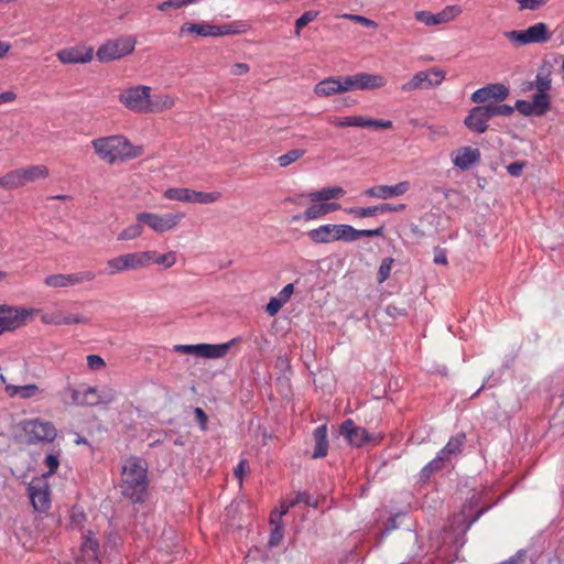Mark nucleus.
I'll use <instances>...</instances> for the list:
<instances>
[{
  "instance_id": "19",
  "label": "nucleus",
  "mask_w": 564,
  "mask_h": 564,
  "mask_svg": "<svg viewBox=\"0 0 564 564\" xmlns=\"http://www.w3.org/2000/svg\"><path fill=\"white\" fill-rule=\"evenodd\" d=\"M94 48L85 44L65 47L56 52V57L63 64H86L93 59Z\"/></svg>"
},
{
  "instance_id": "51",
  "label": "nucleus",
  "mask_w": 564,
  "mask_h": 564,
  "mask_svg": "<svg viewBox=\"0 0 564 564\" xmlns=\"http://www.w3.org/2000/svg\"><path fill=\"white\" fill-rule=\"evenodd\" d=\"M490 111V116L492 117H509L513 113L514 107L509 105H487Z\"/></svg>"
},
{
  "instance_id": "7",
  "label": "nucleus",
  "mask_w": 564,
  "mask_h": 564,
  "mask_svg": "<svg viewBox=\"0 0 564 564\" xmlns=\"http://www.w3.org/2000/svg\"><path fill=\"white\" fill-rule=\"evenodd\" d=\"M135 39L124 35L109 40L97 50V58L101 63H108L131 54L135 47Z\"/></svg>"
},
{
  "instance_id": "22",
  "label": "nucleus",
  "mask_w": 564,
  "mask_h": 564,
  "mask_svg": "<svg viewBox=\"0 0 564 564\" xmlns=\"http://www.w3.org/2000/svg\"><path fill=\"white\" fill-rule=\"evenodd\" d=\"M411 187L410 182L402 181L394 185H376L364 191V195L378 199H390L404 195Z\"/></svg>"
},
{
  "instance_id": "1",
  "label": "nucleus",
  "mask_w": 564,
  "mask_h": 564,
  "mask_svg": "<svg viewBox=\"0 0 564 564\" xmlns=\"http://www.w3.org/2000/svg\"><path fill=\"white\" fill-rule=\"evenodd\" d=\"M90 144L98 159L109 165L126 163L143 154V148L134 145L123 134L99 137Z\"/></svg>"
},
{
  "instance_id": "54",
  "label": "nucleus",
  "mask_w": 564,
  "mask_h": 564,
  "mask_svg": "<svg viewBox=\"0 0 564 564\" xmlns=\"http://www.w3.org/2000/svg\"><path fill=\"white\" fill-rule=\"evenodd\" d=\"M85 521V513L78 508H73L69 514V524L73 529H80Z\"/></svg>"
},
{
  "instance_id": "56",
  "label": "nucleus",
  "mask_w": 564,
  "mask_h": 564,
  "mask_svg": "<svg viewBox=\"0 0 564 564\" xmlns=\"http://www.w3.org/2000/svg\"><path fill=\"white\" fill-rule=\"evenodd\" d=\"M514 109H517L523 116H538V111L534 109L532 100H518L516 102Z\"/></svg>"
},
{
  "instance_id": "3",
  "label": "nucleus",
  "mask_w": 564,
  "mask_h": 564,
  "mask_svg": "<svg viewBox=\"0 0 564 564\" xmlns=\"http://www.w3.org/2000/svg\"><path fill=\"white\" fill-rule=\"evenodd\" d=\"M505 37L514 46L546 43L552 37L550 28L544 22H538L524 30H512L503 33Z\"/></svg>"
},
{
  "instance_id": "13",
  "label": "nucleus",
  "mask_w": 564,
  "mask_h": 564,
  "mask_svg": "<svg viewBox=\"0 0 564 564\" xmlns=\"http://www.w3.org/2000/svg\"><path fill=\"white\" fill-rule=\"evenodd\" d=\"M444 79L445 72L433 67L415 73L409 82L401 85V90L403 93H411L419 89H431L438 87Z\"/></svg>"
},
{
  "instance_id": "15",
  "label": "nucleus",
  "mask_w": 564,
  "mask_h": 564,
  "mask_svg": "<svg viewBox=\"0 0 564 564\" xmlns=\"http://www.w3.org/2000/svg\"><path fill=\"white\" fill-rule=\"evenodd\" d=\"M96 278L94 271H78L74 273H55L44 279V284L51 289H67L79 285L85 282H91Z\"/></svg>"
},
{
  "instance_id": "4",
  "label": "nucleus",
  "mask_w": 564,
  "mask_h": 564,
  "mask_svg": "<svg viewBox=\"0 0 564 564\" xmlns=\"http://www.w3.org/2000/svg\"><path fill=\"white\" fill-rule=\"evenodd\" d=\"M151 254L147 251H135L120 254L107 260V272L110 275L120 274L124 271H137L150 267Z\"/></svg>"
},
{
  "instance_id": "2",
  "label": "nucleus",
  "mask_w": 564,
  "mask_h": 564,
  "mask_svg": "<svg viewBox=\"0 0 564 564\" xmlns=\"http://www.w3.org/2000/svg\"><path fill=\"white\" fill-rule=\"evenodd\" d=\"M121 492L133 502H141L148 489V466L138 457L128 458L121 473Z\"/></svg>"
},
{
  "instance_id": "5",
  "label": "nucleus",
  "mask_w": 564,
  "mask_h": 564,
  "mask_svg": "<svg viewBox=\"0 0 564 564\" xmlns=\"http://www.w3.org/2000/svg\"><path fill=\"white\" fill-rule=\"evenodd\" d=\"M246 31V25L241 22H235L231 24H223V25H214L206 22L203 23H191L186 22L181 26L180 33L181 35L191 33L198 36H224V35H232L240 34Z\"/></svg>"
},
{
  "instance_id": "59",
  "label": "nucleus",
  "mask_w": 564,
  "mask_h": 564,
  "mask_svg": "<svg viewBox=\"0 0 564 564\" xmlns=\"http://www.w3.org/2000/svg\"><path fill=\"white\" fill-rule=\"evenodd\" d=\"M392 262L393 260L391 258L383 259L378 271L379 282H383L389 278Z\"/></svg>"
},
{
  "instance_id": "42",
  "label": "nucleus",
  "mask_w": 564,
  "mask_h": 564,
  "mask_svg": "<svg viewBox=\"0 0 564 564\" xmlns=\"http://www.w3.org/2000/svg\"><path fill=\"white\" fill-rule=\"evenodd\" d=\"M143 223L137 221L128 226L118 235L117 239L119 241H128L139 238L143 234Z\"/></svg>"
},
{
  "instance_id": "49",
  "label": "nucleus",
  "mask_w": 564,
  "mask_h": 564,
  "mask_svg": "<svg viewBox=\"0 0 564 564\" xmlns=\"http://www.w3.org/2000/svg\"><path fill=\"white\" fill-rule=\"evenodd\" d=\"M516 2L519 4V10H530V11H538L549 0H516Z\"/></svg>"
},
{
  "instance_id": "26",
  "label": "nucleus",
  "mask_w": 564,
  "mask_h": 564,
  "mask_svg": "<svg viewBox=\"0 0 564 564\" xmlns=\"http://www.w3.org/2000/svg\"><path fill=\"white\" fill-rule=\"evenodd\" d=\"M43 389H41L35 383L24 384V386H15V384H7L6 393L10 398H20L22 400L30 399H39L43 394Z\"/></svg>"
},
{
  "instance_id": "63",
  "label": "nucleus",
  "mask_w": 564,
  "mask_h": 564,
  "mask_svg": "<svg viewBox=\"0 0 564 564\" xmlns=\"http://www.w3.org/2000/svg\"><path fill=\"white\" fill-rule=\"evenodd\" d=\"M0 187L6 189L17 188L12 171L8 172L7 174L0 177Z\"/></svg>"
},
{
  "instance_id": "35",
  "label": "nucleus",
  "mask_w": 564,
  "mask_h": 564,
  "mask_svg": "<svg viewBox=\"0 0 564 564\" xmlns=\"http://www.w3.org/2000/svg\"><path fill=\"white\" fill-rule=\"evenodd\" d=\"M552 87L551 73L539 72L535 79L529 84V89H535L536 93L549 94Z\"/></svg>"
},
{
  "instance_id": "29",
  "label": "nucleus",
  "mask_w": 564,
  "mask_h": 564,
  "mask_svg": "<svg viewBox=\"0 0 564 564\" xmlns=\"http://www.w3.org/2000/svg\"><path fill=\"white\" fill-rule=\"evenodd\" d=\"M345 189L340 186L323 187L318 191L303 194L311 203L327 202L330 199H338L345 195Z\"/></svg>"
},
{
  "instance_id": "23",
  "label": "nucleus",
  "mask_w": 564,
  "mask_h": 564,
  "mask_svg": "<svg viewBox=\"0 0 564 564\" xmlns=\"http://www.w3.org/2000/svg\"><path fill=\"white\" fill-rule=\"evenodd\" d=\"M491 119L487 105L474 107L465 118V126L473 132L484 133L488 129V121Z\"/></svg>"
},
{
  "instance_id": "21",
  "label": "nucleus",
  "mask_w": 564,
  "mask_h": 564,
  "mask_svg": "<svg viewBox=\"0 0 564 564\" xmlns=\"http://www.w3.org/2000/svg\"><path fill=\"white\" fill-rule=\"evenodd\" d=\"M17 188L23 187L28 183L39 180H45L50 175L48 167L43 164L29 165L12 171Z\"/></svg>"
},
{
  "instance_id": "12",
  "label": "nucleus",
  "mask_w": 564,
  "mask_h": 564,
  "mask_svg": "<svg viewBox=\"0 0 564 564\" xmlns=\"http://www.w3.org/2000/svg\"><path fill=\"white\" fill-rule=\"evenodd\" d=\"M349 225L326 224L307 231V237L314 243H332L334 241L349 242Z\"/></svg>"
},
{
  "instance_id": "46",
  "label": "nucleus",
  "mask_w": 564,
  "mask_h": 564,
  "mask_svg": "<svg viewBox=\"0 0 564 564\" xmlns=\"http://www.w3.org/2000/svg\"><path fill=\"white\" fill-rule=\"evenodd\" d=\"M338 79H339V86H340L341 94L348 93V91H354V90H359L357 73L354 75L338 76Z\"/></svg>"
},
{
  "instance_id": "53",
  "label": "nucleus",
  "mask_w": 564,
  "mask_h": 564,
  "mask_svg": "<svg viewBox=\"0 0 564 564\" xmlns=\"http://www.w3.org/2000/svg\"><path fill=\"white\" fill-rule=\"evenodd\" d=\"M84 402H85V406H96V405H99L98 388H96V387H87L84 390Z\"/></svg>"
},
{
  "instance_id": "32",
  "label": "nucleus",
  "mask_w": 564,
  "mask_h": 564,
  "mask_svg": "<svg viewBox=\"0 0 564 564\" xmlns=\"http://www.w3.org/2000/svg\"><path fill=\"white\" fill-rule=\"evenodd\" d=\"M315 441V448L313 452V458H321L327 455L328 441H327V427L326 425L317 426L313 433Z\"/></svg>"
},
{
  "instance_id": "44",
  "label": "nucleus",
  "mask_w": 564,
  "mask_h": 564,
  "mask_svg": "<svg viewBox=\"0 0 564 564\" xmlns=\"http://www.w3.org/2000/svg\"><path fill=\"white\" fill-rule=\"evenodd\" d=\"M64 393L69 394L70 400H64L65 404L76 405V406H85L84 402V391H79L70 384H67L64 388Z\"/></svg>"
},
{
  "instance_id": "27",
  "label": "nucleus",
  "mask_w": 564,
  "mask_h": 564,
  "mask_svg": "<svg viewBox=\"0 0 564 564\" xmlns=\"http://www.w3.org/2000/svg\"><path fill=\"white\" fill-rule=\"evenodd\" d=\"M80 551L84 564H100L99 543L91 532H88L83 536Z\"/></svg>"
},
{
  "instance_id": "34",
  "label": "nucleus",
  "mask_w": 564,
  "mask_h": 564,
  "mask_svg": "<svg viewBox=\"0 0 564 564\" xmlns=\"http://www.w3.org/2000/svg\"><path fill=\"white\" fill-rule=\"evenodd\" d=\"M221 196H223L221 193L217 192V191L199 192V191H195V189L191 188L188 203L202 204V205L213 204V203L218 202L221 198Z\"/></svg>"
},
{
  "instance_id": "9",
  "label": "nucleus",
  "mask_w": 564,
  "mask_h": 564,
  "mask_svg": "<svg viewBox=\"0 0 564 564\" xmlns=\"http://www.w3.org/2000/svg\"><path fill=\"white\" fill-rule=\"evenodd\" d=\"M238 341H240V339L236 337L224 344L176 345L174 350L200 358L218 359L225 357L230 348Z\"/></svg>"
},
{
  "instance_id": "61",
  "label": "nucleus",
  "mask_w": 564,
  "mask_h": 564,
  "mask_svg": "<svg viewBox=\"0 0 564 564\" xmlns=\"http://www.w3.org/2000/svg\"><path fill=\"white\" fill-rule=\"evenodd\" d=\"M104 359L98 355H88L87 356V366L91 370H100L105 367Z\"/></svg>"
},
{
  "instance_id": "25",
  "label": "nucleus",
  "mask_w": 564,
  "mask_h": 564,
  "mask_svg": "<svg viewBox=\"0 0 564 564\" xmlns=\"http://www.w3.org/2000/svg\"><path fill=\"white\" fill-rule=\"evenodd\" d=\"M340 434L350 445L361 446L369 440L368 432L364 427L356 426L354 421L348 419L340 426Z\"/></svg>"
},
{
  "instance_id": "38",
  "label": "nucleus",
  "mask_w": 564,
  "mask_h": 564,
  "mask_svg": "<svg viewBox=\"0 0 564 564\" xmlns=\"http://www.w3.org/2000/svg\"><path fill=\"white\" fill-rule=\"evenodd\" d=\"M445 463H447V460L437 453L436 457L422 468L421 477L423 479H429L434 473L443 469Z\"/></svg>"
},
{
  "instance_id": "6",
  "label": "nucleus",
  "mask_w": 564,
  "mask_h": 564,
  "mask_svg": "<svg viewBox=\"0 0 564 564\" xmlns=\"http://www.w3.org/2000/svg\"><path fill=\"white\" fill-rule=\"evenodd\" d=\"M184 216V213L181 212L166 214L143 212L137 214L135 219L139 223H143L154 232L164 234L175 229L180 225Z\"/></svg>"
},
{
  "instance_id": "60",
  "label": "nucleus",
  "mask_w": 564,
  "mask_h": 564,
  "mask_svg": "<svg viewBox=\"0 0 564 564\" xmlns=\"http://www.w3.org/2000/svg\"><path fill=\"white\" fill-rule=\"evenodd\" d=\"M293 500L296 501V505L305 503L306 506H311V507L317 506V500L313 496H311L310 494H307L305 491L297 492Z\"/></svg>"
},
{
  "instance_id": "52",
  "label": "nucleus",
  "mask_w": 564,
  "mask_h": 564,
  "mask_svg": "<svg viewBox=\"0 0 564 564\" xmlns=\"http://www.w3.org/2000/svg\"><path fill=\"white\" fill-rule=\"evenodd\" d=\"M192 4L191 0H165L158 4V10L165 12L170 9H181Z\"/></svg>"
},
{
  "instance_id": "62",
  "label": "nucleus",
  "mask_w": 564,
  "mask_h": 564,
  "mask_svg": "<svg viewBox=\"0 0 564 564\" xmlns=\"http://www.w3.org/2000/svg\"><path fill=\"white\" fill-rule=\"evenodd\" d=\"M283 305L284 304L280 300H278L275 296L271 297L269 303L265 306V312L270 316H274L283 307Z\"/></svg>"
},
{
  "instance_id": "41",
  "label": "nucleus",
  "mask_w": 564,
  "mask_h": 564,
  "mask_svg": "<svg viewBox=\"0 0 564 564\" xmlns=\"http://www.w3.org/2000/svg\"><path fill=\"white\" fill-rule=\"evenodd\" d=\"M532 105L538 111V116H543L551 107L550 94L535 93L532 97Z\"/></svg>"
},
{
  "instance_id": "48",
  "label": "nucleus",
  "mask_w": 564,
  "mask_h": 564,
  "mask_svg": "<svg viewBox=\"0 0 564 564\" xmlns=\"http://www.w3.org/2000/svg\"><path fill=\"white\" fill-rule=\"evenodd\" d=\"M318 15L316 11H306L295 21V34L299 36L301 30L306 26L310 22L314 21Z\"/></svg>"
},
{
  "instance_id": "45",
  "label": "nucleus",
  "mask_w": 564,
  "mask_h": 564,
  "mask_svg": "<svg viewBox=\"0 0 564 564\" xmlns=\"http://www.w3.org/2000/svg\"><path fill=\"white\" fill-rule=\"evenodd\" d=\"M345 212L349 215H352L356 218H367L379 215L377 205L368 207H350L346 208Z\"/></svg>"
},
{
  "instance_id": "64",
  "label": "nucleus",
  "mask_w": 564,
  "mask_h": 564,
  "mask_svg": "<svg viewBox=\"0 0 564 564\" xmlns=\"http://www.w3.org/2000/svg\"><path fill=\"white\" fill-rule=\"evenodd\" d=\"M294 292V286L292 283L286 284L275 296L283 304L288 303Z\"/></svg>"
},
{
  "instance_id": "14",
  "label": "nucleus",
  "mask_w": 564,
  "mask_h": 564,
  "mask_svg": "<svg viewBox=\"0 0 564 564\" xmlns=\"http://www.w3.org/2000/svg\"><path fill=\"white\" fill-rule=\"evenodd\" d=\"M463 13V9L458 4H451L443 8L440 12L433 13L427 10H420L414 13L417 22L426 26H437L455 21Z\"/></svg>"
},
{
  "instance_id": "43",
  "label": "nucleus",
  "mask_w": 564,
  "mask_h": 564,
  "mask_svg": "<svg viewBox=\"0 0 564 564\" xmlns=\"http://www.w3.org/2000/svg\"><path fill=\"white\" fill-rule=\"evenodd\" d=\"M305 154L304 149H293L278 158V163L282 167H286L290 164L296 162Z\"/></svg>"
},
{
  "instance_id": "16",
  "label": "nucleus",
  "mask_w": 564,
  "mask_h": 564,
  "mask_svg": "<svg viewBox=\"0 0 564 564\" xmlns=\"http://www.w3.org/2000/svg\"><path fill=\"white\" fill-rule=\"evenodd\" d=\"M30 311L14 305L0 304V336L24 325Z\"/></svg>"
},
{
  "instance_id": "36",
  "label": "nucleus",
  "mask_w": 564,
  "mask_h": 564,
  "mask_svg": "<svg viewBox=\"0 0 564 564\" xmlns=\"http://www.w3.org/2000/svg\"><path fill=\"white\" fill-rule=\"evenodd\" d=\"M149 253L151 254L150 265L154 263L169 269L176 263L175 251H169L166 253L160 254L155 250H149Z\"/></svg>"
},
{
  "instance_id": "55",
  "label": "nucleus",
  "mask_w": 564,
  "mask_h": 564,
  "mask_svg": "<svg viewBox=\"0 0 564 564\" xmlns=\"http://www.w3.org/2000/svg\"><path fill=\"white\" fill-rule=\"evenodd\" d=\"M99 404H110L116 400V392L109 387L98 389Z\"/></svg>"
},
{
  "instance_id": "20",
  "label": "nucleus",
  "mask_w": 564,
  "mask_h": 564,
  "mask_svg": "<svg viewBox=\"0 0 564 564\" xmlns=\"http://www.w3.org/2000/svg\"><path fill=\"white\" fill-rule=\"evenodd\" d=\"M509 96V88L500 83L489 84L475 90L470 97L475 104H485L490 100L503 101Z\"/></svg>"
},
{
  "instance_id": "50",
  "label": "nucleus",
  "mask_w": 564,
  "mask_h": 564,
  "mask_svg": "<svg viewBox=\"0 0 564 564\" xmlns=\"http://www.w3.org/2000/svg\"><path fill=\"white\" fill-rule=\"evenodd\" d=\"M271 525L273 528L270 534L269 545L273 547L279 545L283 539V527L281 524V521H275V523H271Z\"/></svg>"
},
{
  "instance_id": "24",
  "label": "nucleus",
  "mask_w": 564,
  "mask_h": 564,
  "mask_svg": "<svg viewBox=\"0 0 564 564\" xmlns=\"http://www.w3.org/2000/svg\"><path fill=\"white\" fill-rule=\"evenodd\" d=\"M479 149L473 147H462L451 153L453 164L459 170H469L480 161Z\"/></svg>"
},
{
  "instance_id": "10",
  "label": "nucleus",
  "mask_w": 564,
  "mask_h": 564,
  "mask_svg": "<svg viewBox=\"0 0 564 564\" xmlns=\"http://www.w3.org/2000/svg\"><path fill=\"white\" fill-rule=\"evenodd\" d=\"M326 122L335 128H373V129H391L393 123L391 120L372 119L364 116H335L326 117Z\"/></svg>"
},
{
  "instance_id": "31",
  "label": "nucleus",
  "mask_w": 564,
  "mask_h": 564,
  "mask_svg": "<svg viewBox=\"0 0 564 564\" xmlns=\"http://www.w3.org/2000/svg\"><path fill=\"white\" fill-rule=\"evenodd\" d=\"M313 93L316 97L319 98H327L341 94L338 77L330 76L318 82L314 86Z\"/></svg>"
},
{
  "instance_id": "57",
  "label": "nucleus",
  "mask_w": 564,
  "mask_h": 564,
  "mask_svg": "<svg viewBox=\"0 0 564 564\" xmlns=\"http://www.w3.org/2000/svg\"><path fill=\"white\" fill-rule=\"evenodd\" d=\"M343 18L348 19L354 22H357V23H360L361 25H364L366 28H371V29L378 28L377 22H375L373 20H370L366 17H362V15L345 13V14H343Z\"/></svg>"
},
{
  "instance_id": "8",
  "label": "nucleus",
  "mask_w": 564,
  "mask_h": 564,
  "mask_svg": "<svg viewBox=\"0 0 564 564\" xmlns=\"http://www.w3.org/2000/svg\"><path fill=\"white\" fill-rule=\"evenodd\" d=\"M152 88L145 85L130 86L121 90L118 100L128 110L135 113H148L149 98Z\"/></svg>"
},
{
  "instance_id": "58",
  "label": "nucleus",
  "mask_w": 564,
  "mask_h": 564,
  "mask_svg": "<svg viewBox=\"0 0 564 564\" xmlns=\"http://www.w3.org/2000/svg\"><path fill=\"white\" fill-rule=\"evenodd\" d=\"M296 501L293 499L289 502H282L280 506V511H273L270 516V523H275V521H281L282 516H284L290 508L294 507Z\"/></svg>"
},
{
  "instance_id": "17",
  "label": "nucleus",
  "mask_w": 564,
  "mask_h": 564,
  "mask_svg": "<svg viewBox=\"0 0 564 564\" xmlns=\"http://www.w3.org/2000/svg\"><path fill=\"white\" fill-rule=\"evenodd\" d=\"M29 496L36 511H46L51 506L50 487L45 475L33 479L29 485Z\"/></svg>"
},
{
  "instance_id": "37",
  "label": "nucleus",
  "mask_w": 564,
  "mask_h": 564,
  "mask_svg": "<svg viewBox=\"0 0 564 564\" xmlns=\"http://www.w3.org/2000/svg\"><path fill=\"white\" fill-rule=\"evenodd\" d=\"M313 203L310 207H307L302 215H296L293 217L294 220H301L304 219L306 221L308 220H315L318 218H322L326 215L324 210V206L322 202Z\"/></svg>"
},
{
  "instance_id": "33",
  "label": "nucleus",
  "mask_w": 564,
  "mask_h": 564,
  "mask_svg": "<svg viewBox=\"0 0 564 564\" xmlns=\"http://www.w3.org/2000/svg\"><path fill=\"white\" fill-rule=\"evenodd\" d=\"M466 436L463 433H459L449 438L447 444L438 452L447 462L452 459V457L457 456L462 452V447L465 443Z\"/></svg>"
},
{
  "instance_id": "47",
  "label": "nucleus",
  "mask_w": 564,
  "mask_h": 564,
  "mask_svg": "<svg viewBox=\"0 0 564 564\" xmlns=\"http://www.w3.org/2000/svg\"><path fill=\"white\" fill-rule=\"evenodd\" d=\"M59 457H61V451H55L51 454H48L44 459V465L47 468V473L45 475V479H47L48 476L53 475L58 466H59Z\"/></svg>"
},
{
  "instance_id": "18",
  "label": "nucleus",
  "mask_w": 564,
  "mask_h": 564,
  "mask_svg": "<svg viewBox=\"0 0 564 564\" xmlns=\"http://www.w3.org/2000/svg\"><path fill=\"white\" fill-rule=\"evenodd\" d=\"M41 322L46 325L69 326V325H88L90 318L79 313H70L63 311L46 312L41 315Z\"/></svg>"
},
{
  "instance_id": "28",
  "label": "nucleus",
  "mask_w": 564,
  "mask_h": 564,
  "mask_svg": "<svg viewBox=\"0 0 564 564\" xmlns=\"http://www.w3.org/2000/svg\"><path fill=\"white\" fill-rule=\"evenodd\" d=\"M176 99L175 96L166 93H160L153 96L150 94L148 113H160L170 110L175 106Z\"/></svg>"
},
{
  "instance_id": "39",
  "label": "nucleus",
  "mask_w": 564,
  "mask_h": 564,
  "mask_svg": "<svg viewBox=\"0 0 564 564\" xmlns=\"http://www.w3.org/2000/svg\"><path fill=\"white\" fill-rule=\"evenodd\" d=\"M189 191H191V188H187V187H170L164 191L163 197L169 200L188 203Z\"/></svg>"
},
{
  "instance_id": "40",
  "label": "nucleus",
  "mask_w": 564,
  "mask_h": 564,
  "mask_svg": "<svg viewBox=\"0 0 564 564\" xmlns=\"http://www.w3.org/2000/svg\"><path fill=\"white\" fill-rule=\"evenodd\" d=\"M384 228L383 226L378 227L376 229H356L349 225V242L356 241L362 237H380L383 235Z\"/></svg>"
},
{
  "instance_id": "30",
  "label": "nucleus",
  "mask_w": 564,
  "mask_h": 564,
  "mask_svg": "<svg viewBox=\"0 0 564 564\" xmlns=\"http://www.w3.org/2000/svg\"><path fill=\"white\" fill-rule=\"evenodd\" d=\"M359 90H373L382 88L387 85L388 80L383 75L371 74L366 72L357 73Z\"/></svg>"
},
{
  "instance_id": "11",
  "label": "nucleus",
  "mask_w": 564,
  "mask_h": 564,
  "mask_svg": "<svg viewBox=\"0 0 564 564\" xmlns=\"http://www.w3.org/2000/svg\"><path fill=\"white\" fill-rule=\"evenodd\" d=\"M22 430L29 444L51 443L57 435V431L53 423L41 419L24 421L22 423Z\"/></svg>"
}]
</instances>
